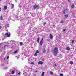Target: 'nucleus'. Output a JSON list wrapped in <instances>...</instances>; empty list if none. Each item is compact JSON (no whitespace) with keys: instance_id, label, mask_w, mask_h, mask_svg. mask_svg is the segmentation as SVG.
<instances>
[{"instance_id":"53","label":"nucleus","mask_w":76,"mask_h":76,"mask_svg":"<svg viewBox=\"0 0 76 76\" xmlns=\"http://www.w3.org/2000/svg\"><path fill=\"white\" fill-rule=\"evenodd\" d=\"M5 43H6V44H7V43H6V42H5Z\"/></svg>"},{"instance_id":"41","label":"nucleus","mask_w":76,"mask_h":76,"mask_svg":"<svg viewBox=\"0 0 76 76\" xmlns=\"http://www.w3.org/2000/svg\"><path fill=\"white\" fill-rule=\"evenodd\" d=\"M2 28V27L1 26H0V29H1Z\"/></svg>"},{"instance_id":"2","label":"nucleus","mask_w":76,"mask_h":76,"mask_svg":"<svg viewBox=\"0 0 76 76\" xmlns=\"http://www.w3.org/2000/svg\"><path fill=\"white\" fill-rule=\"evenodd\" d=\"M1 57H2L1 58V60L2 61H5V59H6V57H4V55L3 54H2Z\"/></svg>"},{"instance_id":"4","label":"nucleus","mask_w":76,"mask_h":76,"mask_svg":"<svg viewBox=\"0 0 76 76\" xmlns=\"http://www.w3.org/2000/svg\"><path fill=\"white\" fill-rule=\"evenodd\" d=\"M9 64V62L8 61H6L5 62H4V64H1L2 66H5L6 65H7V64Z\"/></svg>"},{"instance_id":"31","label":"nucleus","mask_w":76,"mask_h":76,"mask_svg":"<svg viewBox=\"0 0 76 76\" xmlns=\"http://www.w3.org/2000/svg\"><path fill=\"white\" fill-rule=\"evenodd\" d=\"M45 52H46V50L44 49L43 50V53H45Z\"/></svg>"},{"instance_id":"11","label":"nucleus","mask_w":76,"mask_h":76,"mask_svg":"<svg viewBox=\"0 0 76 76\" xmlns=\"http://www.w3.org/2000/svg\"><path fill=\"white\" fill-rule=\"evenodd\" d=\"M9 24H7L5 27V28H7V27H9Z\"/></svg>"},{"instance_id":"6","label":"nucleus","mask_w":76,"mask_h":76,"mask_svg":"<svg viewBox=\"0 0 76 76\" xmlns=\"http://www.w3.org/2000/svg\"><path fill=\"white\" fill-rule=\"evenodd\" d=\"M5 35H6V36H7L8 38H9V37H10V33H6L5 34Z\"/></svg>"},{"instance_id":"16","label":"nucleus","mask_w":76,"mask_h":76,"mask_svg":"<svg viewBox=\"0 0 76 76\" xmlns=\"http://www.w3.org/2000/svg\"><path fill=\"white\" fill-rule=\"evenodd\" d=\"M7 76H11V74L8 73H7Z\"/></svg>"},{"instance_id":"27","label":"nucleus","mask_w":76,"mask_h":76,"mask_svg":"<svg viewBox=\"0 0 76 76\" xmlns=\"http://www.w3.org/2000/svg\"><path fill=\"white\" fill-rule=\"evenodd\" d=\"M14 7V4H12V8L13 9Z\"/></svg>"},{"instance_id":"24","label":"nucleus","mask_w":76,"mask_h":76,"mask_svg":"<svg viewBox=\"0 0 76 76\" xmlns=\"http://www.w3.org/2000/svg\"><path fill=\"white\" fill-rule=\"evenodd\" d=\"M64 16L65 18H67L68 17V15H65Z\"/></svg>"},{"instance_id":"17","label":"nucleus","mask_w":76,"mask_h":76,"mask_svg":"<svg viewBox=\"0 0 76 76\" xmlns=\"http://www.w3.org/2000/svg\"><path fill=\"white\" fill-rule=\"evenodd\" d=\"M66 50H68V51H69V50H70V48H69V47H67L66 48Z\"/></svg>"},{"instance_id":"34","label":"nucleus","mask_w":76,"mask_h":76,"mask_svg":"<svg viewBox=\"0 0 76 76\" xmlns=\"http://www.w3.org/2000/svg\"><path fill=\"white\" fill-rule=\"evenodd\" d=\"M20 45L21 46H22V42H20Z\"/></svg>"},{"instance_id":"44","label":"nucleus","mask_w":76,"mask_h":76,"mask_svg":"<svg viewBox=\"0 0 76 76\" xmlns=\"http://www.w3.org/2000/svg\"><path fill=\"white\" fill-rule=\"evenodd\" d=\"M20 72H19L18 73V75H20Z\"/></svg>"},{"instance_id":"50","label":"nucleus","mask_w":76,"mask_h":76,"mask_svg":"<svg viewBox=\"0 0 76 76\" xmlns=\"http://www.w3.org/2000/svg\"><path fill=\"white\" fill-rule=\"evenodd\" d=\"M1 1V0H0V2Z\"/></svg>"},{"instance_id":"13","label":"nucleus","mask_w":76,"mask_h":76,"mask_svg":"<svg viewBox=\"0 0 76 76\" xmlns=\"http://www.w3.org/2000/svg\"><path fill=\"white\" fill-rule=\"evenodd\" d=\"M39 39H40V38H39V37H38L37 39V42L38 43L39 42Z\"/></svg>"},{"instance_id":"5","label":"nucleus","mask_w":76,"mask_h":76,"mask_svg":"<svg viewBox=\"0 0 76 76\" xmlns=\"http://www.w3.org/2000/svg\"><path fill=\"white\" fill-rule=\"evenodd\" d=\"M43 42H44V39L43 38H42L40 42V45L41 46H42V45Z\"/></svg>"},{"instance_id":"43","label":"nucleus","mask_w":76,"mask_h":76,"mask_svg":"<svg viewBox=\"0 0 76 76\" xmlns=\"http://www.w3.org/2000/svg\"><path fill=\"white\" fill-rule=\"evenodd\" d=\"M35 73H37V70L35 71Z\"/></svg>"},{"instance_id":"30","label":"nucleus","mask_w":76,"mask_h":76,"mask_svg":"<svg viewBox=\"0 0 76 76\" xmlns=\"http://www.w3.org/2000/svg\"><path fill=\"white\" fill-rule=\"evenodd\" d=\"M60 23H64V21H61Z\"/></svg>"},{"instance_id":"56","label":"nucleus","mask_w":76,"mask_h":76,"mask_svg":"<svg viewBox=\"0 0 76 76\" xmlns=\"http://www.w3.org/2000/svg\"><path fill=\"white\" fill-rule=\"evenodd\" d=\"M18 32V33L19 32Z\"/></svg>"},{"instance_id":"54","label":"nucleus","mask_w":76,"mask_h":76,"mask_svg":"<svg viewBox=\"0 0 76 76\" xmlns=\"http://www.w3.org/2000/svg\"><path fill=\"white\" fill-rule=\"evenodd\" d=\"M17 31H18V30H17Z\"/></svg>"},{"instance_id":"3","label":"nucleus","mask_w":76,"mask_h":76,"mask_svg":"<svg viewBox=\"0 0 76 76\" xmlns=\"http://www.w3.org/2000/svg\"><path fill=\"white\" fill-rule=\"evenodd\" d=\"M39 6L38 5H34L33 6V7L34 9H38L39 8Z\"/></svg>"},{"instance_id":"48","label":"nucleus","mask_w":76,"mask_h":76,"mask_svg":"<svg viewBox=\"0 0 76 76\" xmlns=\"http://www.w3.org/2000/svg\"><path fill=\"white\" fill-rule=\"evenodd\" d=\"M15 2H17V0H15Z\"/></svg>"},{"instance_id":"21","label":"nucleus","mask_w":76,"mask_h":76,"mask_svg":"<svg viewBox=\"0 0 76 76\" xmlns=\"http://www.w3.org/2000/svg\"><path fill=\"white\" fill-rule=\"evenodd\" d=\"M11 74H12V75H13V74H14L15 73V71H11Z\"/></svg>"},{"instance_id":"15","label":"nucleus","mask_w":76,"mask_h":76,"mask_svg":"<svg viewBox=\"0 0 76 76\" xmlns=\"http://www.w3.org/2000/svg\"><path fill=\"white\" fill-rule=\"evenodd\" d=\"M49 73L50 75H52L53 74V72L52 71H50Z\"/></svg>"},{"instance_id":"45","label":"nucleus","mask_w":76,"mask_h":76,"mask_svg":"<svg viewBox=\"0 0 76 76\" xmlns=\"http://www.w3.org/2000/svg\"><path fill=\"white\" fill-rule=\"evenodd\" d=\"M55 26L54 25H53V27H54Z\"/></svg>"},{"instance_id":"10","label":"nucleus","mask_w":76,"mask_h":76,"mask_svg":"<svg viewBox=\"0 0 76 76\" xmlns=\"http://www.w3.org/2000/svg\"><path fill=\"white\" fill-rule=\"evenodd\" d=\"M38 64H43V62L41 61H39L38 63Z\"/></svg>"},{"instance_id":"55","label":"nucleus","mask_w":76,"mask_h":76,"mask_svg":"<svg viewBox=\"0 0 76 76\" xmlns=\"http://www.w3.org/2000/svg\"><path fill=\"white\" fill-rule=\"evenodd\" d=\"M12 70V69H11V70Z\"/></svg>"},{"instance_id":"42","label":"nucleus","mask_w":76,"mask_h":76,"mask_svg":"<svg viewBox=\"0 0 76 76\" xmlns=\"http://www.w3.org/2000/svg\"><path fill=\"white\" fill-rule=\"evenodd\" d=\"M68 1H69V2H70L69 0H68Z\"/></svg>"},{"instance_id":"1","label":"nucleus","mask_w":76,"mask_h":76,"mask_svg":"<svg viewBox=\"0 0 76 76\" xmlns=\"http://www.w3.org/2000/svg\"><path fill=\"white\" fill-rule=\"evenodd\" d=\"M53 55L54 56H56L57 54V53H58V49L57 48H56L54 51H53Z\"/></svg>"},{"instance_id":"39","label":"nucleus","mask_w":76,"mask_h":76,"mask_svg":"<svg viewBox=\"0 0 76 76\" xmlns=\"http://www.w3.org/2000/svg\"><path fill=\"white\" fill-rule=\"evenodd\" d=\"M73 42H74V40H72V43L73 44Z\"/></svg>"},{"instance_id":"8","label":"nucleus","mask_w":76,"mask_h":76,"mask_svg":"<svg viewBox=\"0 0 76 76\" xmlns=\"http://www.w3.org/2000/svg\"><path fill=\"white\" fill-rule=\"evenodd\" d=\"M1 43L0 44V51H2V49L3 48V46L1 45Z\"/></svg>"},{"instance_id":"9","label":"nucleus","mask_w":76,"mask_h":76,"mask_svg":"<svg viewBox=\"0 0 76 76\" xmlns=\"http://www.w3.org/2000/svg\"><path fill=\"white\" fill-rule=\"evenodd\" d=\"M67 10H66L63 11V13L64 14H66V13H67Z\"/></svg>"},{"instance_id":"35","label":"nucleus","mask_w":76,"mask_h":76,"mask_svg":"<svg viewBox=\"0 0 76 76\" xmlns=\"http://www.w3.org/2000/svg\"><path fill=\"white\" fill-rule=\"evenodd\" d=\"M43 24L44 25H45L46 24V23H43Z\"/></svg>"},{"instance_id":"25","label":"nucleus","mask_w":76,"mask_h":76,"mask_svg":"<svg viewBox=\"0 0 76 76\" xmlns=\"http://www.w3.org/2000/svg\"><path fill=\"white\" fill-rule=\"evenodd\" d=\"M14 54H16V53H18V51H15L14 52Z\"/></svg>"},{"instance_id":"36","label":"nucleus","mask_w":76,"mask_h":76,"mask_svg":"<svg viewBox=\"0 0 76 76\" xmlns=\"http://www.w3.org/2000/svg\"><path fill=\"white\" fill-rule=\"evenodd\" d=\"M63 31L64 32H65V31H66V29H64L63 30Z\"/></svg>"},{"instance_id":"14","label":"nucleus","mask_w":76,"mask_h":76,"mask_svg":"<svg viewBox=\"0 0 76 76\" xmlns=\"http://www.w3.org/2000/svg\"><path fill=\"white\" fill-rule=\"evenodd\" d=\"M50 38L51 39H52V38H53V36L51 34H50Z\"/></svg>"},{"instance_id":"7","label":"nucleus","mask_w":76,"mask_h":76,"mask_svg":"<svg viewBox=\"0 0 76 76\" xmlns=\"http://www.w3.org/2000/svg\"><path fill=\"white\" fill-rule=\"evenodd\" d=\"M7 6H5L4 7L3 10L5 11L6 10H7Z\"/></svg>"},{"instance_id":"49","label":"nucleus","mask_w":76,"mask_h":76,"mask_svg":"<svg viewBox=\"0 0 76 76\" xmlns=\"http://www.w3.org/2000/svg\"><path fill=\"white\" fill-rule=\"evenodd\" d=\"M0 9H1V8H0V12L1 11V10Z\"/></svg>"},{"instance_id":"46","label":"nucleus","mask_w":76,"mask_h":76,"mask_svg":"<svg viewBox=\"0 0 76 76\" xmlns=\"http://www.w3.org/2000/svg\"><path fill=\"white\" fill-rule=\"evenodd\" d=\"M10 42H13V40H12L10 41Z\"/></svg>"},{"instance_id":"22","label":"nucleus","mask_w":76,"mask_h":76,"mask_svg":"<svg viewBox=\"0 0 76 76\" xmlns=\"http://www.w3.org/2000/svg\"><path fill=\"white\" fill-rule=\"evenodd\" d=\"M42 76H44V72H42L41 75Z\"/></svg>"},{"instance_id":"38","label":"nucleus","mask_w":76,"mask_h":76,"mask_svg":"<svg viewBox=\"0 0 76 76\" xmlns=\"http://www.w3.org/2000/svg\"><path fill=\"white\" fill-rule=\"evenodd\" d=\"M19 56H18L17 57V59H19Z\"/></svg>"},{"instance_id":"26","label":"nucleus","mask_w":76,"mask_h":76,"mask_svg":"<svg viewBox=\"0 0 76 76\" xmlns=\"http://www.w3.org/2000/svg\"><path fill=\"white\" fill-rule=\"evenodd\" d=\"M37 56V53L36 52L34 54V56Z\"/></svg>"},{"instance_id":"28","label":"nucleus","mask_w":76,"mask_h":76,"mask_svg":"<svg viewBox=\"0 0 76 76\" xmlns=\"http://www.w3.org/2000/svg\"><path fill=\"white\" fill-rule=\"evenodd\" d=\"M74 5H72V6H71V7L72 8H74Z\"/></svg>"},{"instance_id":"33","label":"nucleus","mask_w":76,"mask_h":76,"mask_svg":"<svg viewBox=\"0 0 76 76\" xmlns=\"http://www.w3.org/2000/svg\"><path fill=\"white\" fill-rule=\"evenodd\" d=\"M60 76H63V74H60Z\"/></svg>"},{"instance_id":"47","label":"nucleus","mask_w":76,"mask_h":76,"mask_svg":"<svg viewBox=\"0 0 76 76\" xmlns=\"http://www.w3.org/2000/svg\"><path fill=\"white\" fill-rule=\"evenodd\" d=\"M22 21H23V20H21V22H22Z\"/></svg>"},{"instance_id":"37","label":"nucleus","mask_w":76,"mask_h":76,"mask_svg":"<svg viewBox=\"0 0 76 76\" xmlns=\"http://www.w3.org/2000/svg\"><path fill=\"white\" fill-rule=\"evenodd\" d=\"M57 66V65L55 64V67H56Z\"/></svg>"},{"instance_id":"19","label":"nucleus","mask_w":76,"mask_h":76,"mask_svg":"<svg viewBox=\"0 0 76 76\" xmlns=\"http://www.w3.org/2000/svg\"><path fill=\"white\" fill-rule=\"evenodd\" d=\"M6 47H7V45H5L4 47V48H5Z\"/></svg>"},{"instance_id":"32","label":"nucleus","mask_w":76,"mask_h":76,"mask_svg":"<svg viewBox=\"0 0 76 76\" xmlns=\"http://www.w3.org/2000/svg\"><path fill=\"white\" fill-rule=\"evenodd\" d=\"M36 52L37 53H39V51H38V50H37L36 51Z\"/></svg>"},{"instance_id":"29","label":"nucleus","mask_w":76,"mask_h":76,"mask_svg":"<svg viewBox=\"0 0 76 76\" xmlns=\"http://www.w3.org/2000/svg\"><path fill=\"white\" fill-rule=\"evenodd\" d=\"M31 64H33V65H34V63L33 62H31Z\"/></svg>"},{"instance_id":"52","label":"nucleus","mask_w":76,"mask_h":76,"mask_svg":"<svg viewBox=\"0 0 76 76\" xmlns=\"http://www.w3.org/2000/svg\"><path fill=\"white\" fill-rule=\"evenodd\" d=\"M73 15H75V14H73Z\"/></svg>"},{"instance_id":"18","label":"nucleus","mask_w":76,"mask_h":76,"mask_svg":"<svg viewBox=\"0 0 76 76\" xmlns=\"http://www.w3.org/2000/svg\"><path fill=\"white\" fill-rule=\"evenodd\" d=\"M0 20H3V16L2 15H1V17H0Z\"/></svg>"},{"instance_id":"23","label":"nucleus","mask_w":76,"mask_h":76,"mask_svg":"<svg viewBox=\"0 0 76 76\" xmlns=\"http://www.w3.org/2000/svg\"><path fill=\"white\" fill-rule=\"evenodd\" d=\"M70 64H73V62L72 61H70Z\"/></svg>"},{"instance_id":"40","label":"nucleus","mask_w":76,"mask_h":76,"mask_svg":"<svg viewBox=\"0 0 76 76\" xmlns=\"http://www.w3.org/2000/svg\"><path fill=\"white\" fill-rule=\"evenodd\" d=\"M7 60H8V59H9V56H8L7 57Z\"/></svg>"},{"instance_id":"20","label":"nucleus","mask_w":76,"mask_h":76,"mask_svg":"<svg viewBox=\"0 0 76 76\" xmlns=\"http://www.w3.org/2000/svg\"><path fill=\"white\" fill-rule=\"evenodd\" d=\"M8 69V67H5L3 68V69L4 70H6V69Z\"/></svg>"},{"instance_id":"51","label":"nucleus","mask_w":76,"mask_h":76,"mask_svg":"<svg viewBox=\"0 0 76 76\" xmlns=\"http://www.w3.org/2000/svg\"><path fill=\"white\" fill-rule=\"evenodd\" d=\"M21 23H23V22H21Z\"/></svg>"},{"instance_id":"12","label":"nucleus","mask_w":76,"mask_h":76,"mask_svg":"<svg viewBox=\"0 0 76 76\" xmlns=\"http://www.w3.org/2000/svg\"><path fill=\"white\" fill-rule=\"evenodd\" d=\"M19 18H20V17H18L16 18V19L17 20H19Z\"/></svg>"}]
</instances>
